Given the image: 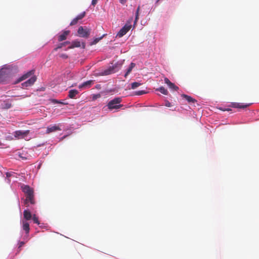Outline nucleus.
I'll list each match as a JSON object with an SVG mask.
<instances>
[{"mask_svg":"<svg viewBox=\"0 0 259 259\" xmlns=\"http://www.w3.org/2000/svg\"><path fill=\"white\" fill-rule=\"evenodd\" d=\"M21 188L26 196V199L24 200V204L26 205V206H28V203L29 202L32 204H34L35 201L34 199V192L33 189L28 185H22Z\"/></svg>","mask_w":259,"mask_h":259,"instance_id":"f257e3e1","label":"nucleus"},{"mask_svg":"<svg viewBox=\"0 0 259 259\" xmlns=\"http://www.w3.org/2000/svg\"><path fill=\"white\" fill-rule=\"evenodd\" d=\"M121 101V97H117L111 100L108 103L107 105L108 109L109 110L112 111L113 110H118L121 108L123 107V105L120 104Z\"/></svg>","mask_w":259,"mask_h":259,"instance_id":"f03ea898","label":"nucleus"},{"mask_svg":"<svg viewBox=\"0 0 259 259\" xmlns=\"http://www.w3.org/2000/svg\"><path fill=\"white\" fill-rule=\"evenodd\" d=\"M91 30V29L88 28L87 27L84 28L82 26H80L78 29L77 33L79 36L88 38L90 34Z\"/></svg>","mask_w":259,"mask_h":259,"instance_id":"7ed1b4c3","label":"nucleus"},{"mask_svg":"<svg viewBox=\"0 0 259 259\" xmlns=\"http://www.w3.org/2000/svg\"><path fill=\"white\" fill-rule=\"evenodd\" d=\"M119 68H117V65L110 66L108 69L105 70L102 72L103 75H108L117 72Z\"/></svg>","mask_w":259,"mask_h":259,"instance_id":"20e7f679","label":"nucleus"},{"mask_svg":"<svg viewBox=\"0 0 259 259\" xmlns=\"http://www.w3.org/2000/svg\"><path fill=\"white\" fill-rule=\"evenodd\" d=\"M34 73V70H31L27 72L26 73L23 74L22 76L19 77L15 82V84L20 82L21 81L26 79L29 77L33 76Z\"/></svg>","mask_w":259,"mask_h":259,"instance_id":"39448f33","label":"nucleus"},{"mask_svg":"<svg viewBox=\"0 0 259 259\" xmlns=\"http://www.w3.org/2000/svg\"><path fill=\"white\" fill-rule=\"evenodd\" d=\"M36 80V77L33 75L30 78L28 79L27 81L22 83V87L23 88H25L31 86Z\"/></svg>","mask_w":259,"mask_h":259,"instance_id":"423d86ee","label":"nucleus"},{"mask_svg":"<svg viewBox=\"0 0 259 259\" xmlns=\"http://www.w3.org/2000/svg\"><path fill=\"white\" fill-rule=\"evenodd\" d=\"M36 80V77L33 75L30 78L28 79L27 81L22 83V87L23 88H25L31 86Z\"/></svg>","mask_w":259,"mask_h":259,"instance_id":"0eeeda50","label":"nucleus"},{"mask_svg":"<svg viewBox=\"0 0 259 259\" xmlns=\"http://www.w3.org/2000/svg\"><path fill=\"white\" fill-rule=\"evenodd\" d=\"M131 28V25H125L118 32L117 36L119 37H121L124 35Z\"/></svg>","mask_w":259,"mask_h":259,"instance_id":"6e6552de","label":"nucleus"},{"mask_svg":"<svg viewBox=\"0 0 259 259\" xmlns=\"http://www.w3.org/2000/svg\"><path fill=\"white\" fill-rule=\"evenodd\" d=\"M29 133V131H17L14 133V136L19 139L25 138Z\"/></svg>","mask_w":259,"mask_h":259,"instance_id":"1a4fd4ad","label":"nucleus"},{"mask_svg":"<svg viewBox=\"0 0 259 259\" xmlns=\"http://www.w3.org/2000/svg\"><path fill=\"white\" fill-rule=\"evenodd\" d=\"M94 83V81L90 80L84 82L78 86L79 89H88L90 88Z\"/></svg>","mask_w":259,"mask_h":259,"instance_id":"9d476101","label":"nucleus"},{"mask_svg":"<svg viewBox=\"0 0 259 259\" xmlns=\"http://www.w3.org/2000/svg\"><path fill=\"white\" fill-rule=\"evenodd\" d=\"M61 129L59 126L57 125H54L47 127L46 133L50 134L51 133L57 131H59Z\"/></svg>","mask_w":259,"mask_h":259,"instance_id":"9b49d317","label":"nucleus"},{"mask_svg":"<svg viewBox=\"0 0 259 259\" xmlns=\"http://www.w3.org/2000/svg\"><path fill=\"white\" fill-rule=\"evenodd\" d=\"M252 103L243 104L239 103H232V107L234 108L244 109L249 106Z\"/></svg>","mask_w":259,"mask_h":259,"instance_id":"f8f14e48","label":"nucleus"},{"mask_svg":"<svg viewBox=\"0 0 259 259\" xmlns=\"http://www.w3.org/2000/svg\"><path fill=\"white\" fill-rule=\"evenodd\" d=\"M70 31L69 30L64 31L62 34H60L58 36V40L62 41L65 40L67 38V36L69 34Z\"/></svg>","mask_w":259,"mask_h":259,"instance_id":"ddd939ff","label":"nucleus"},{"mask_svg":"<svg viewBox=\"0 0 259 259\" xmlns=\"http://www.w3.org/2000/svg\"><path fill=\"white\" fill-rule=\"evenodd\" d=\"M24 218L26 220H30L32 218V214L28 209H25L23 212Z\"/></svg>","mask_w":259,"mask_h":259,"instance_id":"4468645a","label":"nucleus"},{"mask_svg":"<svg viewBox=\"0 0 259 259\" xmlns=\"http://www.w3.org/2000/svg\"><path fill=\"white\" fill-rule=\"evenodd\" d=\"M22 228L23 230H24L26 234H28L29 232L30 228H29V224L26 221H22Z\"/></svg>","mask_w":259,"mask_h":259,"instance_id":"2eb2a0df","label":"nucleus"},{"mask_svg":"<svg viewBox=\"0 0 259 259\" xmlns=\"http://www.w3.org/2000/svg\"><path fill=\"white\" fill-rule=\"evenodd\" d=\"M79 93L76 90H71L68 92V97L71 99L75 98L76 95Z\"/></svg>","mask_w":259,"mask_h":259,"instance_id":"dca6fc26","label":"nucleus"},{"mask_svg":"<svg viewBox=\"0 0 259 259\" xmlns=\"http://www.w3.org/2000/svg\"><path fill=\"white\" fill-rule=\"evenodd\" d=\"M181 96L185 99L189 103H195L196 102V100L194 99V98H192L191 97L189 96H188L187 95H185V94H182L181 95Z\"/></svg>","mask_w":259,"mask_h":259,"instance_id":"f3484780","label":"nucleus"},{"mask_svg":"<svg viewBox=\"0 0 259 259\" xmlns=\"http://www.w3.org/2000/svg\"><path fill=\"white\" fill-rule=\"evenodd\" d=\"M80 47V41L77 40H75L72 42L71 45L68 48V49H73L74 48H77V47Z\"/></svg>","mask_w":259,"mask_h":259,"instance_id":"a211bd4d","label":"nucleus"},{"mask_svg":"<svg viewBox=\"0 0 259 259\" xmlns=\"http://www.w3.org/2000/svg\"><path fill=\"white\" fill-rule=\"evenodd\" d=\"M136 66V64L134 63H131L130 66L128 67V68H127V71L126 72V73H125L124 74V77H126L127 76L131 73V72L132 71L133 68L134 67H135Z\"/></svg>","mask_w":259,"mask_h":259,"instance_id":"6ab92c4d","label":"nucleus"},{"mask_svg":"<svg viewBox=\"0 0 259 259\" xmlns=\"http://www.w3.org/2000/svg\"><path fill=\"white\" fill-rule=\"evenodd\" d=\"M70 44V41H66L65 42H62V43H61L57 47L55 48L54 49V51H57L58 50V49H60V48H62V47H63L64 46H65L66 45H69Z\"/></svg>","mask_w":259,"mask_h":259,"instance_id":"aec40b11","label":"nucleus"},{"mask_svg":"<svg viewBox=\"0 0 259 259\" xmlns=\"http://www.w3.org/2000/svg\"><path fill=\"white\" fill-rule=\"evenodd\" d=\"M157 90L159 91L163 95H167L168 94V91L163 87H160L159 88L157 89Z\"/></svg>","mask_w":259,"mask_h":259,"instance_id":"412c9836","label":"nucleus"},{"mask_svg":"<svg viewBox=\"0 0 259 259\" xmlns=\"http://www.w3.org/2000/svg\"><path fill=\"white\" fill-rule=\"evenodd\" d=\"M141 84L138 82H134L131 84V89H135L139 87Z\"/></svg>","mask_w":259,"mask_h":259,"instance_id":"4be33fe9","label":"nucleus"},{"mask_svg":"<svg viewBox=\"0 0 259 259\" xmlns=\"http://www.w3.org/2000/svg\"><path fill=\"white\" fill-rule=\"evenodd\" d=\"M32 219L34 223L37 224L38 225L40 224L38 221V217L36 215V214H34L32 217Z\"/></svg>","mask_w":259,"mask_h":259,"instance_id":"5701e85b","label":"nucleus"},{"mask_svg":"<svg viewBox=\"0 0 259 259\" xmlns=\"http://www.w3.org/2000/svg\"><path fill=\"white\" fill-rule=\"evenodd\" d=\"M85 15V12H83L82 13L80 14L78 16H77L75 18L79 21V20L82 19Z\"/></svg>","mask_w":259,"mask_h":259,"instance_id":"b1692460","label":"nucleus"},{"mask_svg":"<svg viewBox=\"0 0 259 259\" xmlns=\"http://www.w3.org/2000/svg\"><path fill=\"white\" fill-rule=\"evenodd\" d=\"M169 89L178 91L179 90L178 87L176 86L174 83H172L168 86Z\"/></svg>","mask_w":259,"mask_h":259,"instance_id":"393cba45","label":"nucleus"},{"mask_svg":"<svg viewBox=\"0 0 259 259\" xmlns=\"http://www.w3.org/2000/svg\"><path fill=\"white\" fill-rule=\"evenodd\" d=\"M102 37L99 38H96L91 43V45H94L98 43L101 39Z\"/></svg>","mask_w":259,"mask_h":259,"instance_id":"a878e982","label":"nucleus"},{"mask_svg":"<svg viewBox=\"0 0 259 259\" xmlns=\"http://www.w3.org/2000/svg\"><path fill=\"white\" fill-rule=\"evenodd\" d=\"M78 21V20L76 18H75L72 20V21L70 23V25L73 26L76 25Z\"/></svg>","mask_w":259,"mask_h":259,"instance_id":"bb28decb","label":"nucleus"},{"mask_svg":"<svg viewBox=\"0 0 259 259\" xmlns=\"http://www.w3.org/2000/svg\"><path fill=\"white\" fill-rule=\"evenodd\" d=\"M146 93V92L145 91H139L136 92L135 94L136 95H143Z\"/></svg>","mask_w":259,"mask_h":259,"instance_id":"cd10ccee","label":"nucleus"},{"mask_svg":"<svg viewBox=\"0 0 259 259\" xmlns=\"http://www.w3.org/2000/svg\"><path fill=\"white\" fill-rule=\"evenodd\" d=\"M53 102L54 103L61 104H63V105L67 104L66 103H63L61 101H58V100H55V99L53 100Z\"/></svg>","mask_w":259,"mask_h":259,"instance_id":"c85d7f7f","label":"nucleus"},{"mask_svg":"<svg viewBox=\"0 0 259 259\" xmlns=\"http://www.w3.org/2000/svg\"><path fill=\"white\" fill-rule=\"evenodd\" d=\"M164 82L167 84L168 86L171 83V82L166 77L164 78Z\"/></svg>","mask_w":259,"mask_h":259,"instance_id":"c756f323","label":"nucleus"},{"mask_svg":"<svg viewBox=\"0 0 259 259\" xmlns=\"http://www.w3.org/2000/svg\"><path fill=\"white\" fill-rule=\"evenodd\" d=\"M59 56L60 57L64 59L68 58V56L65 54H61L59 55Z\"/></svg>","mask_w":259,"mask_h":259,"instance_id":"7c9ffc66","label":"nucleus"},{"mask_svg":"<svg viewBox=\"0 0 259 259\" xmlns=\"http://www.w3.org/2000/svg\"><path fill=\"white\" fill-rule=\"evenodd\" d=\"M139 10H140V7L139 6L138 9H137V12H136V20H135V21H137V19H138V15H139Z\"/></svg>","mask_w":259,"mask_h":259,"instance_id":"2f4dec72","label":"nucleus"},{"mask_svg":"<svg viewBox=\"0 0 259 259\" xmlns=\"http://www.w3.org/2000/svg\"><path fill=\"white\" fill-rule=\"evenodd\" d=\"M98 1V0H92V5L95 6L97 4Z\"/></svg>","mask_w":259,"mask_h":259,"instance_id":"473e14b6","label":"nucleus"},{"mask_svg":"<svg viewBox=\"0 0 259 259\" xmlns=\"http://www.w3.org/2000/svg\"><path fill=\"white\" fill-rule=\"evenodd\" d=\"M165 105L166 107H170V106H171V103H170L169 102H168V101H166V102H165Z\"/></svg>","mask_w":259,"mask_h":259,"instance_id":"72a5a7b5","label":"nucleus"},{"mask_svg":"<svg viewBox=\"0 0 259 259\" xmlns=\"http://www.w3.org/2000/svg\"><path fill=\"white\" fill-rule=\"evenodd\" d=\"M24 244V242L23 241H21L19 244V248L21 247Z\"/></svg>","mask_w":259,"mask_h":259,"instance_id":"f704fd0d","label":"nucleus"},{"mask_svg":"<svg viewBox=\"0 0 259 259\" xmlns=\"http://www.w3.org/2000/svg\"><path fill=\"white\" fill-rule=\"evenodd\" d=\"M120 2L123 4H125L126 2V0H119Z\"/></svg>","mask_w":259,"mask_h":259,"instance_id":"c9c22d12","label":"nucleus"},{"mask_svg":"<svg viewBox=\"0 0 259 259\" xmlns=\"http://www.w3.org/2000/svg\"><path fill=\"white\" fill-rule=\"evenodd\" d=\"M3 77H2V73L0 71V82L2 81Z\"/></svg>","mask_w":259,"mask_h":259,"instance_id":"e433bc0d","label":"nucleus"},{"mask_svg":"<svg viewBox=\"0 0 259 259\" xmlns=\"http://www.w3.org/2000/svg\"><path fill=\"white\" fill-rule=\"evenodd\" d=\"M6 175H7V177H11V174H10V173H9V172H7V174H6Z\"/></svg>","mask_w":259,"mask_h":259,"instance_id":"4c0bfd02","label":"nucleus"},{"mask_svg":"<svg viewBox=\"0 0 259 259\" xmlns=\"http://www.w3.org/2000/svg\"><path fill=\"white\" fill-rule=\"evenodd\" d=\"M85 44L84 42H82V47L83 48H85Z\"/></svg>","mask_w":259,"mask_h":259,"instance_id":"58836bf2","label":"nucleus"},{"mask_svg":"<svg viewBox=\"0 0 259 259\" xmlns=\"http://www.w3.org/2000/svg\"><path fill=\"white\" fill-rule=\"evenodd\" d=\"M100 97V95L98 94V95H96V98H97L98 97Z\"/></svg>","mask_w":259,"mask_h":259,"instance_id":"ea45409f","label":"nucleus"}]
</instances>
